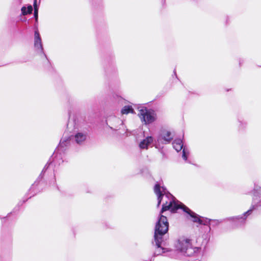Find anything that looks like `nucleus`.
<instances>
[{
  "mask_svg": "<svg viewBox=\"0 0 261 261\" xmlns=\"http://www.w3.org/2000/svg\"><path fill=\"white\" fill-rule=\"evenodd\" d=\"M153 142V138L151 136H148L140 141L139 144L141 149H148L149 146Z\"/></svg>",
  "mask_w": 261,
  "mask_h": 261,
  "instance_id": "9",
  "label": "nucleus"
},
{
  "mask_svg": "<svg viewBox=\"0 0 261 261\" xmlns=\"http://www.w3.org/2000/svg\"><path fill=\"white\" fill-rule=\"evenodd\" d=\"M15 3L17 4L20 5L22 3V0H14Z\"/></svg>",
  "mask_w": 261,
  "mask_h": 261,
  "instance_id": "19",
  "label": "nucleus"
},
{
  "mask_svg": "<svg viewBox=\"0 0 261 261\" xmlns=\"http://www.w3.org/2000/svg\"><path fill=\"white\" fill-rule=\"evenodd\" d=\"M154 192L158 197V206H159L161 201H163L161 214L169 210L172 213L175 212L178 209L183 210L185 205L181 203H178L175 198L169 193L165 188L160 186L159 184H156L154 187ZM169 228V223L166 217L161 214L160 217L157 222L155 229L154 238L157 241L161 239H163V236L167 232Z\"/></svg>",
  "mask_w": 261,
  "mask_h": 261,
  "instance_id": "1",
  "label": "nucleus"
},
{
  "mask_svg": "<svg viewBox=\"0 0 261 261\" xmlns=\"http://www.w3.org/2000/svg\"><path fill=\"white\" fill-rule=\"evenodd\" d=\"M173 148L177 151H180L183 147L182 141L181 139H175L172 143Z\"/></svg>",
  "mask_w": 261,
  "mask_h": 261,
  "instance_id": "11",
  "label": "nucleus"
},
{
  "mask_svg": "<svg viewBox=\"0 0 261 261\" xmlns=\"http://www.w3.org/2000/svg\"><path fill=\"white\" fill-rule=\"evenodd\" d=\"M157 241L156 240L154 239V241L152 242V244L154 245L155 243V249L153 253V257L156 256L161 255L162 253H165L166 252V249L162 247L161 244L163 241V239H161L160 240Z\"/></svg>",
  "mask_w": 261,
  "mask_h": 261,
  "instance_id": "8",
  "label": "nucleus"
},
{
  "mask_svg": "<svg viewBox=\"0 0 261 261\" xmlns=\"http://www.w3.org/2000/svg\"><path fill=\"white\" fill-rule=\"evenodd\" d=\"M183 211L187 213L189 216L192 218V221L194 222H198L200 224L210 225H217L220 222L217 220H210L207 218H200L198 215L191 211L188 207L184 206Z\"/></svg>",
  "mask_w": 261,
  "mask_h": 261,
  "instance_id": "3",
  "label": "nucleus"
},
{
  "mask_svg": "<svg viewBox=\"0 0 261 261\" xmlns=\"http://www.w3.org/2000/svg\"><path fill=\"white\" fill-rule=\"evenodd\" d=\"M189 154V150L185 147H184V148L182 149V158H183V159L184 160H185V161L187 160Z\"/></svg>",
  "mask_w": 261,
  "mask_h": 261,
  "instance_id": "15",
  "label": "nucleus"
},
{
  "mask_svg": "<svg viewBox=\"0 0 261 261\" xmlns=\"http://www.w3.org/2000/svg\"><path fill=\"white\" fill-rule=\"evenodd\" d=\"M255 191L258 192V193L261 194V188H259V189H255Z\"/></svg>",
  "mask_w": 261,
  "mask_h": 261,
  "instance_id": "20",
  "label": "nucleus"
},
{
  "mask_svg": "<svg viewBox=\"0 0 261 261\" xmlns=\"http://www.w3.org/2000/svg\"><path fill=\"white\" fill-rule=\"evenodd\" d=\"M122 114H127L128 113H134V110L130 106H125L121 110Z\"/></svg>",
  "mask_w": 261,
  "mask_h": 261,
  "instance_id": "14",
  "label": "nucleus"
},
{
  "mask_svg": "<svg viewBox=\"0 0 261 261\" xmlns=\"http://www.w3.org/2000/svg\"><path fill=\"white\" fill-rule=\"evenodd\" d=\"M175 248L182 255L187 256H197L201 250L199 247H193L191 240L185 238H181L176 241Z\"/></svg>",
  "mask_w": 261,
  "mask_h": 261,
  "instance_id": "2",
  "label": "nucleus"
},
{
  "mask_svg": "<svg viewBox=\"0 0 261 261\" xmlns=\"http://www.w3.org/2000/svg\"><path fill=\"white\" fill-rule=\"evenodd\" d=\"M38 10L35 9V10H34V17L35 18L36 21H37V20H38Z\"/></svg>",
  "mask_w": 261,
  "mask_h": 261,
  "instance_id": "17",
  "label": "nucleus"
},
{
  "mask_svg": "<svg viewBox=\"0 0 261 261\" xmlns=\"http://www.w3.org/2000/svg\"><path fill=\"white\" fill-rule=\"evenodd\" d=\"M255 209V206L252 205L250 208L247 212L244 213L243 216H237L235 217H231L229 219L232 220L233 221L237 223V225L243 224L244 223L246 218L251 214L252 211Z\"/></svg>",
  "mask_w": 261,
  "mask_h": 261,
  "instance_id": "6",
  "label": "nucleus"
},
{
  "mask_svg": "<svg viewBox=\"0 0 261 261\" xmlns=\"http://www.w3.org/2000/svg\"><path fill=\"white\" fill-rule=\"evenodd\" d=\"M173 139L171 133L168 130H164L157 137L155 141V147L161 144H165L169 143Z\"/></svg>",
  "mask_w": 261,
  "mask_h": 261,
  "instance_id": "5",
  "label": "nucleus"
},
{
  "mask_svg": "<svg viewBox=\"0 0 261 261\" xmlns=\"http://www.w3.org/2000/svg\"><path fill=\"white\" fill-rule=\"evenodd\" d=\"M34 46L38 53L44 54L41 38L37 30L35 31L34 33Z\"/></svg>",
  "mask_w": 261,
  "mask_h": 261,
  "instance_id": "7",
  "label": "nucleus"
},
{
  "mask_svg": "<svg viewBox=\"0 0 261 261\" xmlns=\"http://www.w3.org/2000/svg\"><path fill=\"white\" fill-rule=\"evenodd\" d=\"M21 14L23 15H26L29 14H31L33 11V7L31 5H29L28 7L23 6L21 9Z\"/></svg>",
  "mask_w": 261,
  "mask_h": 261,
  "instance_id": "13",
  "label": "nucleus"
},
{
  "mask_svg": "<svg viewBox=\"0 0 261 261\" xmlns=\"http://www.w3.org/2000/svg\"><path fill=\"white\" fill-rule=\"evenodd\" d=\"M239 122L240 123L239 126L241 129L244 128L247 125V122L243 120H239Z\"/></svg>",
  "mask_w": 261,
  "mask_h": 261,
  "instance_id": "16",
  "label": "nucleus"
},
{
  "mask_svg": "<svg viewBox=\"0 0 261 261\" xmlns=\"http://www.w3.org/2000/svg\"><path fill=\"white\" fill-rule=\"evenodd\" d=\"M86 134L83 133H77L74 136L75 141L77 144H81L86 139Z\"/></svg>",
  "mask_w": 261,
  "mask_h": 261,
  "instance_id": "10",
  "label": "nucleus"
},
{
  "mask_svg": "<svg viewBox=\"0 0 261 261\" xmlns=\"http://www.w3.org/2000/svg\"><path fill=\"white\" fill-rule=\"evenodd\" d=\"M138 115L142 122L145 124L153 122L156 119V115L154 111L147 109H142L139 111Z\"/></svg>",
  "mask_w": 261,
  "mask_h": 261,
  "instance_id": "4",
  "label": "nucleus"
},
{
  "mask_svg": "<svg viewBox=\"0 0 261 261\" xmlns=\"http://www.w3.org/2000/svg\"><path fill=\"white\" fill-rule=\"evenodd\" d=\"M33 6L34 8V10H35V9L38 10V8L37 5V0H34Z\"/></svg>",
  "mask_w": 261,
  "mask_h": 261,
  "instance_id": "18",
  "label": "nucleus"
},
{
  "mask_svg": "<svg viewBox=\"0 0 261 261\" xmlns=\"http://www.w3.org/2000/svg\"><path fill=\"white\" fill-rule=\"evenodd\" d=\"M46 165L45 166H44V169L43 170V171H44V170L46 168Z\"/></svg>",
  "mask_w": 261,
  "mask_h": 261,
  "instance_id": "21",
  "label": "nucleus"
},
{
  "mask_svg": "<svg viewBox=\"0 0 261 261\" xmlns=\"http://www.w3.org/2000/svg\"><path fill=\"white\" fill-rule=\"evenodd\" d=\"M70 140L67 139H62L58 147V151L61 150H63L65 147L67 146L69 144Z\"/></svg>",
  "mask_w": 261,
  "mask_h": 261,
  "instance_id": "12",
  "label": "nucleus"
}]
</instances>
